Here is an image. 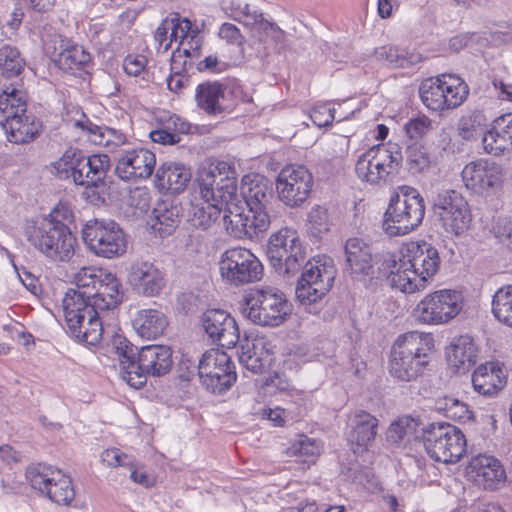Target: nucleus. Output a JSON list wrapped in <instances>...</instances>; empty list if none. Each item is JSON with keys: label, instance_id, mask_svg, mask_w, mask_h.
<instances>
[{"label": "nucleus", "instance_id": "58", "mask_svg": "<svg viewBox=\"0 0 512 512\" xmlns=\"http://www.w3.org/2000/svg\"><path fill=\"white\" fill-rule=\"evenodd\" d=\"M432 128L431 120L426 116L409 120L405 124V131L411 139H418L426 135Z\"/></svg>", "mask_w": 512, "mask_h": 512}, {"label": "nucleus", "instance_id": "6", "mask_svg": "<svg viewBox=\"0 0 512 512\" xmlns=\"http://www.w3.org/2000/svg\"><path fill=\"white\" fill-rule=\"evenodd\" d=\"M426 337L423 333L411 331L400 335L394 342L390 358V375L403 382L416 380L429 364L425 349Z\"/></svg>", "mask_w": 512, "mask_h": 512}, {"label": "nucleus", "instance_id": "51", "mask_svg": "<svg viewBox=\"0 0 512 512\" xmlns=\"http://www.w3.org/2000/svg\"><path fill=\"white\" fill-rule=\"evenodd\" d=\"M403 271L404 273L391 276V279L387 280L392 288L403 293H414L425 288L423 280L420 279L413 268L407 267Z\"/></svg>", "mask_w": 512, "mask_h": 512}, {"label": "nucleus", "instance_id": "47", "mask_svg": "<svg viewBox=\"0 0 512 512\" xmlns=\"http://www.w3.org/2000/svg\"><path fill=\"white\" fill-rule=\"evenodd\" d=\"M60 476V470L45 464H37L27 468L26 478L33 489L45 494L52 481Z\"/></svg>", "mask_w": 512, "mask_h": 512}, {"label": "nucleus", "instance_id": "10", "mask_svg": "<svg viewBox=\"0 0 512 512\" xmlns=\"http://www.w3.org/2000/svg\"><path fill=\"white\" fill-rule=\"evenodd\" d=\"M291 305L277 288L252 290L245 298L243 314L261 326H279L290 314Z\"/></svg>", "mask_w": 512, "mask_h": 512}, {"label": "nucleus", "instance_id": "33", "mask_svg": "<svg viewBox=\"0 0 512 512\" xmlns=\"http://www.w3.org/2000/svg\"><path fill=\"white\" fill-rule=\"evenodd\" d=\"M478 347L472 337L462 335L451 343L447 351V361L458 373H465L477 362Z\"/></svg>", "mask_w": 512, "mask_h": 512}, {"label": "nucleus", "instance_id": "25", "mask_svg": "<svg viewBox=\"0 0 512 512\" xmlns=\"http://www.w3.org/2000/svg\"><path fill=\"white\" fill-rule=\"evenodd\" d=\"M345 256L347 271L354 280L363 281L374 277L372 250L362 239H348Z\"/></svg>", "mask_w": 512, "mask_h": 512}, {"label": "nucleus", "instance_id": "55", "mask_svg": "<svg viewBox=\"0 0 512 512\" xmlns=\"http://www.w3.org/2000/svg\"><path fill=\"white\" fill-rule=\"evenodd\" d=\"M319 443L305 435H300L289 447V453L294 456L313 459L320 454Z\"/></svg>", "mask_w": 512, "mask_h": 512}, {"label": "nucleus", "instance_id": "50", "mask_svg": "<svg viewBox=\"0 0 512 512\" xmlns=\"http://www.w3.org/2000/svg\"><path fill=\"white\" fill-rule=\"evenodd\" d=\"M104 270L96 267H82L74 275V283L77 289H69L67 292H94L102 279Z\"/></svg>", "mask_w": 512, "mask_h": 512}, {"label": "nucleus", "instance_id": "42", "mask_svg": "<svg viewBox=\"0 0 512 512\" xmlns=\"http://www.w3.org/2000/svg\"><path fill=\"white\" fill-rule=\"evenodd\" d=\"M486 124L485 114L480 110H473L459 119L458 135L465 141H475L486 133L484 132Z\"/></svg>", "mask_w": 512, "mask_h": 512}, {"label": "nucleus", "instance_id": "54", "mask_svg": "<svg viewBox=\"0 0 512 512\" xmlns=\"http://www.w3.org/2000/svg\"><path fill=\"white\" fill-rule=\"evenodd\" d=\"M416 423L413 419L408 417L400 418L399 420L390 424L387 431L388 441L398 444L409 439L415 432Z\"/></svg>", "mask_w": 512, "mask_h": 512}, {"label": "nucleus", "instance_id": "2", "mask_svg": "<svg viewBox=\"0 0 512 512\" xmlns=\"http://www.w3.org/2000/svg\"><path fill=\"white\" fill-rule=\"evenodd\" d=\"M122 378L134 388L146 384L147 376L160 377L173 366L172 350L165 345H147L138 349L127 339H115Z\"/></svg>", "mask_w": 512, "mask_h": 512}, {"label": "nucleus", "instance_id": "15", "mask_svg": "<svg viewBox=\"0 0 512 512\" xmlns=\"http://www.w3.org/2000/svg\"><path fill=\"white\" fill-rule=\"evenodd\" d=\"M110 166V159L105 154L85 156L76 148L67 149L56 162V168L70 172L73 182L84 187H97L103 182Z\"/></svg>", "mask_w": 512, "mask_h": 512}, {"label": "nucleus", "instance_id": "41", "mask_svg": "<svg viewBox=\"0 0 512 512\" xmlns=\"http://www.w3.org/2000/svg\"><path fill=\"white\" fill-rule=\"evenodd\" d=\"M477 461V481L485 489L494 490L504 483L506 474L499 460L491 456H482Z\"/></svg>", "mask_w": 512, "mask_h": 512}, {"label": "nucleus", "instance_id": "28", "mask_svg": "<svg viewBox=\"0 0 512 512\" xmlns=\"http://www.w3.org/2000/svg\"><path fill=\"white\" fill-rule=\"evenodd\" d=\"M51 57L58 67L67 72L84 68L91 60L90 54L82 46L72 44L62 35H54Z\"/></svg>", "mask_w": 512, "mask_h": 512}, {"label": "nucleus", "instance_id": "35", "mask_svg": "<svg viewBox=\"0 0 512 512\" xmlns=\"http://www.w3.org/2000/svg\"><path fill=\"white\" fill-rule=\"evenodd\" d=\"M240 363L253 373H262L271 364L272 354L267 348V343L263 338H256L252 341L247 340L242 345L239 355Z\"/></svg>", "mask_w": 512, "mask_h": 512}, {"label": "nucleus", "instance_id": "45", "mask_svg": "<svg viewBox=\"0 0 512 512\" xmlns=\"http://www.w3.org/2000/svg\"><path fill=\"white\" fill-rule=\"evenodd\" d=\"M27 99L26 94L14 87H7L0 93V112L5 119H11L26 113Z\"/></svg>", "mask_w": 512, "mask_h": 512}, {"label": "nucleus", "instance_id": "62", "mask_svg": "<svg viewBox=\"0 0 512 512\" xmlns=\"http://www.w3.org/2000/svg\"><path fill=\"white\" fill-rule=\"evenodd\" d=\"M334 112V108L327 104H321L312 109L310 118L318 127H324L333 122Z\"/></svg>", "mask_w": 512, "mask_h": 512}, {"label": "nucleus", "instance_id": "5", "mask_svg": "<svg viewBox=\"0 0 512 512\" xmlns=\"http://www.w3.org/2000/svg\"><path fill=\"white\" fill-rule=\"evenodd\" d=\"M85 292H66L63 309L68 332L79 342L88 345L98 344L103 334L104 314L87 301Z\"/></svg>", "mask_w": 512, "mask_h": 512}, {"label": "nucleus", "instance_id": "49", "mask_svg": "<svg viewBox=\"0 0 512 512\" xmlns=\"http://www.w3.org/2000/svg\"><path fill=\"white\" fill-rule=\"evenodd\" d=\"M407 267L411 268L410 261H408V257L406 256V251L399 256L392 253H386L382 256L381 263L378 267V275L376 277H384L389 280L391 279V276L404 273L403 270H406Z\"/></svg>", "mask_w": 512, "mask_h": 512}, {"label": "nucleus", "instance_id": "17", "mask_svg": "<svg viewBox=\"0 0 512 512\" xmlns=\"http://www.w3.org/2000/svg\"><path fill=\"white\" fill-rule=\"evenodd\" d=\"M462 294L443 289L427 294L413 309L416 322L425 325H442L455 318L461 311Z\"/></svg>", "mask_w": 512, "mask_h": 512}, {"label": "nucleus", "instance_id": "16", "mask_svg": "<svg viewBox=\"0 0 512 512\" xmlns=\"http://www.w3.org/2000/svg\"><path fill=\"white\" fill-rule=\"evenodd\" d=\"M82 239L91 252L103 258L119 257L127 250L125 234L113 220L86 222L82 228Z\"/></svg>", "mask_w": 512, "mask_h": 512}, {"label": "nucleus", "instance_id": "26", "mask_svg": "<svg viewBox=\"0 0 512 512\" xmlns=\"http://www.w3.org/2000/svg\"><path fill=\"white\" fill-rule=\"evenodd\" d=\"M128 282L137 293L144 296H155L165 286L163 273L148 261H136L131 264Z\"/></svg>", "mask_w": 512, "mask_h": 512}, {"label": "nucleus", "instance_id": "60", "mask_svg": "<svg viewBox=\"0 0 512 512\" xmlns=\"http://www.w3.org/2000/svg\"><path fill=\"white\" fill-rule=\"evenodd\" d=\"M102 461L111 467H132L133 457L117 448L107 449L102 453Z\"/></svg>", "mask_w": 512, "mask_h": 512}, {"label": "nucleus", "instance_id": "22", "mask_svg": "<svg viewBox=\"0 0 512 512\" xmlns=\"http://www.w3.org/2000/svg\"><path fill=\"white\" fill-rule=\"evenodd\" d=\"M461 175L465 186L479 194L495 192L503 181L501 166L484 159L465 165Z\"/></svg>", "mask_w": 512, "mask_h": 512}, {"label": "nucleus", "instance_id": "11", "mask_svg": "<svg viewBox=\"0 0 512 512\" xmlns=\"http://www.w3.org/2000/svg\"><path fill=\"white\" fill-rule=\"evenodd\" d=\"M468 94V85L460 77L452 74L427 78L419 86L422 103L434 112L459 107Z\"/></svg>", "mask_w": 512, "mask_h": 512}, {"label": "nucleus", "instance_id": "24", "mask_svg": "<svg viewBox=\"0 0 512 512\" xmlns=\"http://www.w3.org/2000/svg\"><path fill=\"white\" fill-rule=\"evenodd\" d=\"M73 126L81 129L83 135L94 145L103 146L108 152H117L129 145L127 136L120 130L94 124L84 113L74 121Z\"/></svg>", "mask_w": 512, "mask_h": 512}, {"label": "nucleus", "instance_id": "61", "mask_svg": "<svg viewBox=\"0 0 512 512\" xmlns=\"http://www.w3.org/2000/svg\"><path fill=\"white\" fill-rule=\"evenodd\" d=\"M309 223L318 232H326L329 230V217L326 208L316 206L311 209L308 215Z\"/></svg>", "mask_w": 512, "mask_h": 512}, {"label": "nucleus", "instance_id": "32", "mask_svg": "<svg viewBox=\"0 0 512 512\" xmlns=\"http://www.w3.org/2000/svg\"><path fill=\"white\" fill-rule=\"evenodd\" d=\"M226 86L219 82H203L195 89L197 107L210 116H218L226 110Z\"/></svg>", "mask_w": 512, "mask_h": 512}, {"label": "nucleus", "instance_id": "63", "mask_svg": "<svg viewBox=\"0 0 512 512\" xmlns=\"http://www.w3.org/2000/svg\"><path fill=\"white\" fill-rule=\"evenodd\" d=\"M130 469V479L140 484L145 488L152 487L155 484V477L152 473H148L144 467L138 466V463L133 458V466L128 467Z\"/></svg>", "mask_w": 512, "mask_h": 512}, {"label": "nucleus", "instance_id": "4", "mask_svg": "<svg viewBox=\"0 0 512 512\" xmlns=\"http://www.w3.org/2000/svg\"><path fill=\"white\" fill-rule=\"evenodd\" d=\"M425 216V202L417 189L398 186L385 210L382 229L390 237L403 236L421 225Z\"/></svg>", "mask_w": 512, "mask_h": 512}, {"label": "nucleus", "instance_id": "53", "mask_svg": "<svg viewBox=\"0 0 512 512\" xmlns=\"http://www.w3.org/2000/svg\"><path fill=\"white\" fill-rule=\"evenodd\" d=\"M170 120L175 126V131H171L169 127L160 128L150 132V138L153 142L163 145H173L180 141L179 133H184L188 129L184 122H180V126H177V122L180 121L179 117H171Z\"/></svg>", "mask_w": 512, "mask_h": 512}, {"label": "nucleus", "instance_id": "3", "mask_svg": "<svg viewBox=\"0 0 512 512\" xmlns=\"http://www.w3.org/2000/svg\"><path fill=\"white\" fill-rule=\"evenodd\" d=\"M304 263L295 288L296 299L306 312L318 314L324 297L334 285L337 269L328 256H317Z\"/></svg>", "mask_w": 512, "mask_h": 512}, {"label": "nucleus", "instance_id": "36", "mask_svg": "<svg viewBox=\"0 0 512 512\" xmlns=\"http://www.w3.org/2000/svg\"><path fill=\"white\" fill-rule=\"evenodd\" d=\"M157 184L170 193L183 192L191 180V171L181 163H164L156 173Z\"/></svg>", "mask_w": 512, "mask_h": 512}, {"label": "nucleus", "instance_id": "30", "mask_svg": "<svg viewBox=\"0 0 512 512\" xmlns=\"http://www.w3.org/2000/svg\"><path fill=\"white\" fill-rule=\"evenodd\" d=\"M121 284L112 273L103 272L94 292L87 291V301L104 315L113 310L122 300Z\"/></svg>", "mask_w": 512, "mask_h": 512}, {"label": "nucleus", "instance_id": "59", "mask_svg": "<svg viewBox=\"0 0 512 512\" xmlns=\"http://www.w3.org/2000/svg\"><path fill=\"white\" fill-rule=\"evenodd\" d=\"M494 236L512 252V219L499 218L493 226Z\"/></svg>", "mask_w": 512, "mask_h": 512}, {"label": "nucleus", "instance_id": "57", "mask_svg": "<svg viewBox=\"0 0 512 512\" xmlns=\"http://www.w3.org/2000/svg\"><path fill=\"white\" fill-rule=\"evenodd\" d=\"M166 21H169L168 27L171 32V40H180V44L184 46V41L188 39L192 31L191 21L187 18H181L178 14L166 18Z\"/></svg>", "mask_w": 512, "mask_h": 512}, {"label": "nucleus", "instance_id": "34", "mask_svg": "<svg viewBox=\"0 0 512 512\" xmlns=\"http://www.w3.org/2000/svg\"><path fill=\"white\" fill-rule=\"evenodd\" d=\"M132 326L141 338L154 340L163 335L168 326V319L159 309H141L136 312Z\"/></svg>", "mask_w": 512, "mask_h": 512}, {"label": "nucleus", "instance_id": "27", "mask_svg": "<svg viewBox=\"0 0 512 512\" xmlns=\"http://www.w3.org/2000/svg\"><path fill=\"white\" fill-rule=\"evenodd\" d=\"M406 256L426 287L427 280L437 273L440 266L437 248L426 241L411 242L406 247Z\"/></svg>", "mask_w": 512, "mask_h": 512}, {"label": "nucleus", "instance_id": "12", "mask_svg": "<svg viewBox=\"0 0 512 512\" xmlns=\"http://www.w3.org/2000/svg\"><path fill=\"white\" fill-rule=\"evenodd\" d=\"M195 374L207 390L219 394L229 389L237 378L231 358L219 349L206 351L199 360L198 366L193 365L186 375L180 374V377L190 380Z\"/></svg>", "mask_w": 512, "mask_h": 512}, {"label": "nucleus", "instance_id": "48", "mask_svg": "<svg viewBox=\"0 0 512 512\" xmlns=\"http://www.w3.org/2000/svg\"><path fill=\"white\" fill-rule=\"evenodd\" d=\"M53 502L62 505H68L75 497V491L72 487V481L69 477L62 475L52 481L45 493Z\"/></svg>", "mask_w": 512, "mask_h": 512}, {"label": "nucleus", "instance_id": "1", "mask_svg": "<svg viewBox=\"0 0 512 512\" xmlns=\"http://www.w3.org/2000/svg\"><path fill=\"white\" fill-rule=\"evenodd\" d=\"M241 196L247 207L244 211L238 206H231L230 214L223 215L227 232L235 238L254 239L270 226L268 206L273 199L270 181L258 174L245 175L241 183Z\"/></svg>", "mask_w": 512, "mask_h": 512}, {"label": "nucleus", "instance_id": "38", "mask_svg": "<svg viewBox=\"0 0 512 512\" xmlns=\"http://www.w3.org/2000/svg\"><path fill=\"white\" fill-rule=\"evenodd\" d=\"M378 419L365 411H356L352 420L350 441L366 449L377 435Z\"/></svg>", "mask_w": 512, "mask_h": 512}, {"label": "nucleus", "instance_id": "31", "mask_svg": "<svg viewBox=\"0 0 512 512\" xmlns=\"http://www.w3.org/2000/svg\"><path fill=\"white\" fill-rule=\"evenodd\" d=\"M2 127L10 142L27 144L34 141L40 134L42 123L32 114H21L5 119Z\"/></svg>", "mask_w": 512, "mask_h": 512}, {"label": "nucleus", "instance_id": "56", "mask_svg": "<svg viewBox=\"0 0 512 512\" xmlns=\"http://www.w3.org/2000/svg\"><path fill=\"white\" fill-rule=\"evenodd\" d=\"M407 163L409 170L420 173L429 167L430 157L424 147L414 144L407 148Z\"/></svg>", "mask_w": 512, "mask_h": 512}, {"label": "nucleus", "instance_id": "13", "mask_svg": "<svg viewBox=\"0 0 512 512\" xmlns=\"http://www.w3.org/2000/svg\"><path fill=\"white\" fill-rule=\"evenodd\" d=\"M423 444L427 454L435 461L456 463L466 451L463 432L448 423H432L424 429Z\"/></svg>", "mask_w": 512, "mask_h": 512}, {"label": "nucleus", "instance_id": "21", "mask_svg": "<svg viewBox=\"0 0 512 512\" xmlns=\"http://www.w3.org/2000/svg\"><path fill=\"white\" fill-rule=\"evenodd\" d=\"M156 157L143 147H127L116 157V175L124 181H135L150 177L155 169Z\"/></svg>", "mask_w": 512, "mask_h": 512}, {"label": "nucleus", "instance_id": "7", "mask_svg": "<svg viewBox=\"0 0 512 512\" xmlns=\"http://www.w3.org/2000/svg\"><path fill=\"white\" fill-rule=\"evenodd\" d=\"M25 235L35 249L55 262L68 261L74 254L76 239L68 226L52 215L39 225H27Z\"/></svg>", "mask_w": 512, "mask_h": 512}, {"label": "nucleus", "instance_id": "46", "mask_svg": "<svg viewBox=\"0 0 512 512\" xmlns=\"http://www.w3.org/2000/svg\"><path fill=\"white\" fill-rule=\"evenodd\" d=\"M492 313L500 323L512 327V285L503 286L495 292Z\"/></svg>", "mask_w": 512, "mask_h": 512}, {"label": "nucleus", "instance_id": "52", "mask_svg": "<svg viewBox=\"0 0 512 512\" xmlns=\"http://www.w3.org/2000/svg\"><path fill=\"white\" fill-rule=\"evenodd\" d=\"M377 58L384 59L395 67H406L419 60L418 55L408 54L405 50L393 46H382L376 49Z\"/></svg>", "mask_w": 512, "mask_h": 512}, {"label": "nucleus", "instance_id": "9", "mask_svg": "<svg viewBox=\"0 0 512 512\" xmlns=\"http://www.w3.org/2000/svg\"><path fill=\"white\" fill-rule=\"evenodd\" d=\"M198 184L204 201L218 204L224 214H230L231 206L238 201L236 171L227 162H218L199 172Z\"/></svg>", "mask_w": 512, "mask_h": 512}, {"label": "nucleus", "instance_id": "20", "mask_svg": "<svg viewBox=\"0 0 512 512\" xmlns=\"http://www.w3.org/2000/svg\"><path fill=\"white\" fill-rule=\"evenodd\" d=\"M313 186V176L303 165L284 167L276 179L279 200L290 208L301 206L308 198Z\"/></svg>", "mask_w": 512, "mask_h": 512}, {"label": "nucleus", "instance_id": "39", "mask_svg": "<svg viewBox=\"0 0 512 512\" xmlns=\"http://www.w3.org/2000/svg\"><path fill=\"white\" fill-rule=\"evenodd\" d=\"M474 389L482 395H492L498 392L504 384L502 371L493 363L482 364L472 375Z\"/></svg>", "mask_w": 512, "mask_h": 512}, {"label": "nucleus", "instance_id": "14", "mask_svg": "<svg viewBox=\"0 0 512 512\" xmlns=\"http://www.w3.org/2000/svg\"><path fill=\"white\" fill-rule=\"evenodd\" d=\"M266 254L271 265L285 275H295L307 258L297 231L288 227L270 236Z\"/></svg>", "mask_w": 512, "mask_h": 512}, {"label": "nucleus", "instance_id": "18", "mask_svg": "<svg viewBox=\"0 0 512 512\" xmlns=\"http://www.w3.org/2000/svg\"><path fill=\"white\" fill-rule=\"evenodd\" d=\"M219 270L229 284L239 286L261 279L263 266L248 249L233 247L227 249L220 258Z\"/></svg>", "mask_w": 512, "mask_h": 512}, {"label": "nucleus", "instance_id": "64", "mask_svg": "<svg viewBox=\"0 0 512 512\" xmlns=\"http://www.w3.org/2000/svg\"><path fill=\"white\" fill-rule=\"evenodd\" d=\"M219 37L230 44L242 46L245 42L244 36L239 28L232 23H223L219 29Z\"/></svg>", "mask_w": 512, "mask_h": 512}, {"label": "nucleus", "instance_id": "23", "mask_svg": "<svg viewBox=\"0 0 512 512\" xmlns=\"http://www.w3.org/2000/svg\"><path fill=\"white\" fill-rule=\"evenodd\" d=\"M202 327L207 335L222 347H234L240 338L235 319L220 309H208L201 316Z\"/></svg>", "mask_w": 512, "mask_h": 512}, {"label": "nucleus", "instance_id": "29", "mask_svg": "<svg viewBox=\"0 0 512 512\" xmlns=\"http://www.w3.org/2000/svg\"><path fill=\"white\" fill-rule=\"evenodd\" d=\"M486 153L493 156L512 151V113L497 117L482 138Z\"/></svg>", "mask_w": 512, "mask_h": 512}, {"label": "nucleus", "instance_id": "8", "mask_svg": "<svg viewBox=\"0 0 512 512\" xmlns=\"http://www.w3.org/2000/svg\"><path fill=\"white\" fill-rule=\"evenodd\" d=\"M402 160L401 148L397 143L375 145L358 157L355 173L361 181L380 186L394 178Z\"/></svg>", "mask_w": 512, "mask_h": 512}, {"label": "nucleus", "instance_id": "44", "mask_svg": "<svg viewBox=\"0 0 512 512\" xmlns=\"http://www.w3.org/2000/svg\"><path fill=\"white\" fill-rule=\"evenodd\" d=\"M25 59L16 46L8 43L0 45V74L6 78L19 76L25 67Z\"/></svg>", "mask_w": 512, "mask_h": 512}, {"label": "nucleus", "instance_id": "19", "mask_svg": "<svg viewBox=\"0 0 512 512\" xmlns=\"http://www.w3.org/2000/svg\"><path fill=\"white\" fill-rule=\"evenodd\" d=\"M433 210L447 233L459 236L470 227L472 214L469 204L462 194L455 190L439 193L434 201Z\"/></svg>", "mask_w": 512, "mask_h": 512}, {"label": "nucleus", "instance_id": "43", "mask_svg": "<svg viewBox=\"0 0 512 512\" xmlns=\"http://www.w3.org/2000/svg\"><path fill=\"white\" fill-rule=\"evenodd\" d=\"M204 204H193L188 212V221L195 228L208 230L219 218L224 209L218 204L204 201Z\"/></svg>", "mask_w": 512, "mask_h": 512}, {"label": "nucleus", "instance_id": "37", "mask_svg": "<svg viewBox=\"0 0 512 512\" xmlns=\"http://www.w3.org/2000/svg\"><path fill=\"white\" fill-rule=\"evenodd\" d=\"M181 210V205L174 200L158 202L153 210V229L158 231L161 237L170 235L180 222Z\"/></svg>", "mask_w": 512, "mask_h": 512}, {"label": "nucleus", "instance_id": "40", "mask_svg": "<svg viewBox=\"0 0 512 512\" xmlns=\"http://www.w3.org/2000/svg\"><path fill=\"white\" fill-rule=\"evenodd\" d=\"M226 10H230L229 16L249 28L253 36L259 40H263L262 32L264 30V24H267L268 20L264 18L263 14L258 10H252L249 4L241 5L240 3H231L230 7Z\"/></svg>", "mask_w": 512, "mask_h": 512}]
</instances>
